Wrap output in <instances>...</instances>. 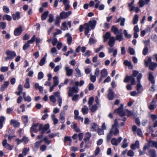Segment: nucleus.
<instances>
[{
	"label": "nucleus",
	"mask_w": 157,
	"mask_h": 157,
	"mask_svg": "<svg viewBox=\"0 0 157 157\" xmlns=\"http://www.w3.org/2000/svg\"><path fill=\"white\" fill-rule=\"evenodd\" d=\"M96 21L94 20L90 21H89V23H85L83 26L80 25L79 28V31L80 32H82L83 31V29H85V34L88 37L90 36L89 34H88L89 32L91 29H93L96 24Z\"/></svg>",
	"instance_id": "nucleus-1"
},
{
	"label": "nucleus",
	"mask_w": 157,
	"mask_h": 157,
	"mask_svg": "<svg viewBox=\"0 0 157 157\" xmlns=\"http://www.w3.org/2000/svg\"><path fill=\"white\" fill-rule=\"evenodd\" d=\"M137 76V81L138 82H140V79L142 78V75L141 73H139L136 71H133L132 75L130 76V80H131V83L132 85H134L136 83L135 79L134 77Z\"/></svg>",
	"instance_id": "nucleus-2"
},
{
	"label": "nucleus",
	"mask_w": 157,
	"mask_h": 157,
	"mask_svg": "<svg viewBox=\"0 0 157 157\" xmlns=\"http://www.w3.org/2000/svg\"><path fill=\"white\" fill-rule=\"evenodd\" d=\"M6 53L7 55V56L5 58V60L6 61L9 59H12L16 56L15 52L10 51L9 50H6Z\"/></svg>",
	"instance_id": "nucleus-3"
},
{
	"label": "nucleus",
	"mask_w": 157,
	"mask_h": 157,
	"mask_svg": "<svg viewBox=\"0 0 157 157\" xmlns=\"http://www.w3.org/2000/svg\"><path fill=\"white\" fill-rule=\"evenodd\" d=\"M78 90L79 88L78 86L75 85L73 86L71 88H70V89L68 91V96L69 97L72 96L73 94L78 93Z\"/></svg>",
	"instance_id": "nucleus-4"
},
{
	"label": "nucleus",
	"mask_w": 157,
	"mask_h": 157,
	"mask_svg": "<svg viewBox=\"0 0 157 157\" xmlns=\"http://www.w3.org/2000/svg\"><path fill=\"white\" fill-rule=\"evenodd\" d=\"M72 13V11H69L67 12L64 11H62L60 13L59 16L61 19H65L67 18Z\"/></svg>",
	"instance_id": "nucleus-5"
},
{
	"label": "nucleus",
	"mask_w": 157,
	"mask_h": 157,
	"mask_svg": "<svg viewBox=\"0 0 157 157\" xmlns=\"http://www.w3.org/2000/svg\"><path fill=\"white\" fill-rule=\"evenodd\" d=\"M122 139V138L121 137H118L117 139L113 138L111 140V144L113 145L117 146L119 144Z\"/></svg>",
	"instance_id": "nucleus-6"
},
{
	"label": "nucleus",
	"mask_w": 157,
	"mask_h": 157,
	"mask_svg": "<svg viewBox=\"0 0 157 157\" xmlns=\"http://www.w3.org/2000/svg\"><path fill=\"white\" fill-rule=\"evenodd\" d=\"M35 35H34L31 40H28L27 43L24 45L23 47V49L24 50L27 49L29 47V44L33 43L35 41Z\"/></svg>",
	"instance_id": "nucleus-7"
},
{
	"label": "nucleus",
	"mask_w": 157,
	"mask_h": 157,
	"mask_svg": "<svg viewBox=\"0 0 157 157\" xmlns=\"http://www.w3.org/2000/svg\"><path fill=\"white\" fill-rule=\"evenodd\" d=\"M123 105L121 104L120 106L117 109L115 110V112H116L120 116H124L125 115V113L123 110Z\"/></svg>",
	"instance_id": "nucleus-8"
},
{
	"label": "nucleus",
	"mask_w": 157,
	"mask_h": 157,
	"mask_svg": "<svg viewBox=\"0 0 157 157\" xmlns=\"http://www.w3.org/2000/svg\"><path fill=\"white\" fill-rule=\"evenodd\" d=\"M65 71L66 73V75L68 76H71L72 75L73 73V70L71 69L67 66H66L65 67Z\"/></svg>",
	"instance_id": "nucleus-9"
},
{
	"label": "nucleus",
	"mask_w": 157,
	"mask_h": 157,
	"mask_svg": "<svg viewBox=\"0 0 157 157\" xmlns=\"http://www.w3.org/2000/svg\"><path fill=\"white\" fill-rule=\"evenodd\" d=\"M2 144L3 147L9 150H11L13 148V146H11L9 144L7 143V141L6 139L4 140Z\"/></svg>",
	"instance_id": "nucleus-10"
},
{
	"label": "nucleus",
	"mask_w": 157,
	"mask_h": 157,
	"mask_svg": "<svg viewBox=\"0 0 157 157\" xmlns=\"http://www.w3.org/2000/svg\"><path fill=\"white\" fill-rule=\"evenodd\" d=\"M39 125V124H33L32 126L30 128V132H37L38 131V129L37 128Z\"/></svg>",
	"instance_id": "nucleus-11"
},
{
	"label": "nucleus",
	"mask_w": 157,
	"mask_h": 157,
	"mask_svg": "<svg viewBox=\"0 0 157 157\" xmlns=\"http://www.w3.org/2000/svg\"><path fill=\"white\" fill-rule=\"evenodd\" d=\"M114 93L111 89H109L107 97L109 100H112L114 98Z\"/></svg>",
	"instance_id": "nucleus-12"
},
{
	"label": "nucleus",
	"mask_w": 157,
	"mask_h": 157,
	"mask_svg": "<svg viewBox=\"0 0 157 157\" xmlns=\"http://www.w3.org/2000/svg\"><path fill=\"white\" fill-rule=\"evenodd\" d=\"M110 131L115 136H117L119 133V130L116 126H112L111 129Z\"/></svg>",
	"instance_id": "nucleus-13"
},
{
	"label": "nucleus",
	"mask_w": 157,
	"mask_h": 157,
	"mask_svg": "<svg viewBox=\"0 0 157 157\" xmlns=\"http://www.w3.org/2000/svg\"><path fill=\"white\" fill-rule=\"evenodd\" d=\"M75 75L77 78L81 77L82 75L81 71L78 67H76L75 69Z\"/></svg>",
	"instance_id": "nucleus-14"
},
{
	"label": "nucleus",
	"mask_w": 157,
	"mask_h": 157,
	"mask_svg": "<svg viewBox=\"0 0 157 157\" xmlns=\"http://www.w3.org/2000/svg\"><path fill=\"white\" fill-rule=\"evenodd\" d=\"M132 130L133 132H137V135L140 136H142V132L141 129L140 128L137 129V127L134 125L132 127Z\"/></svg>",
	"instance_id": "nucleus-15"
},
{
	"label": "nucleus",
	"mask_w": 157,
	"mask_h": 157,
	"mask_svg": "<svg viewBox=\"0 0 157 157\" xmlns=\"http://www.w3.org/2000/svg\"><path fill=\"white\" fill-rule=\"evenodd\" d=\"M115 41V39L113 36H111L108 42V45L111 47H113Z\"/></svg>",
	"instance_id": "nucleus-16"
},
{
	"label": "nucleus",
	"mask_w": 157,
	"mask_h": 157,
	"mask_svg": "<svg viewBox=\"0 0 157 157\" xmlns=\"http://www.w3.org/2000/svg\"><path fill=\"white\" fill-rule=\"evenodd\" d=\"M22 32V28L21 26H20L18 28L15 30L14 33L15 36H18L20 35Z\"/></svg>",
	"instance_id": "nucleus-17"
},
{
	"label": "nucleus",
	"mask_w": 157,
	"mask_h": 157,
	"mask_svg": "<svg viewBox=\"0 0 157 157\" xmlns=\"http://www.w3.org/2000/svg\"><path fill=\"white\" fill-rule=\"evenodd\" d=\"M111 34L109 32H106L105 34L103 36V42H105L108 39H110V38L111 37Z\"/></svg>",
	"instance_id": "nucleus-18"
},
{
	"label": "nucleus",
	"mask_w": 157,
	"mask_h": 157,
	"mask_svg": "<svg viewBox=\"0 0 157 157\" xmlns=\"http://www.w3.org/2000/svg\"><path fill=\"white\" fill-rule=\"evenodd\" d=\"M139 143L138 140H136L135 144H133L131 146V148L133 150H135L136 148L139 147Z\"/></svg>",
	"instance_id": "nucleus-19"
},
{
	"label": "nucleus",
	"mask_w": 157,
	"mask_h": 157,
	"mask_svg": "<svg viewBox=\"0 0 157 157\" xmlns=\"http://www.w3.org/2000/svg\"><path fill=\"white\" fill-rule=\"evenodd\" d=\"M33 86L36 90H39L40 91L41 93L43 92V88L42 86H39L38 83H35Z\"/></svg>",
	"instance_id": "nucleus-20"
},
{
	"label": "nucleus",
	"mask_w": 157,
	"mask_h": 157,
	"mask_svg": "<svg viewBox=\"0 0 157 157\" xmlns=\"http://www.w3.org/2000/svg\"><path fill=\"white\" fill-rule=\"evenodd\" d=\"M10 124L13 125L15 127H18L20 125L19 123L15 120H11L10 121Z\"/></svg>",
	"instance_id": "nucleus-21"
},
{
	"label": "nucleus",
	"mask_w": 157,
	"mask_h": 157,
	"mask_svg": "<svg viewBox=\"0 0 157 157\" xmlns=\"http://www.w3.org/2000/svg\"><path fill=\"white\" fill-rule=\"evenodd\" d=\"M65 37H67V43L69 45H71L72 41V38L71 35L69 33H67L66 34Z\"/></svg>",
	"instance_id": "nucleus-22"
},
{
	"label": "nucleus",
	"mask_w": 157,
	"mask_h": 157,
	"mask_svg": "<svg viewBox=\"0 0 157 157\" xmlns=\"http://www.w3.org/2000/svg\"><path fill=\"white\" fill-rule=\"evenodd\" d=\"M156 107L155 101H152L149 105V108L151 110H153Z\"/></svg>",
	"instance_id": "nucleus-23"
},
{
	"label": "nucleus",
	"mask_w": 157,
	"mask_h": 157,
	"mask_svg": "<svg viewBox=\"0 0 157 157\" xmlns=\"http://www.w3.org/2000/svg\"><path fill=\"white\" fill-rule=\"evenodd\" d=\"M65 112L64 111H62L61 112L60 115V122L62 123H63L65 122L64 115Z\"/></svg>",
	"instance_id": "nucleus-24"
},
{
	"label": "nucleus",
	"mask_w": 157,
	"mask_h": 157,
	"mask_svg": "<svg viewBox=\"0 0 157 157\" xmlns=\"http://www.w3.org/2000/svg\"><path fill=\"white\" fill-rule=\"evenodd\" d=\"M111 31L115 35L119 34L120 32L117 28L114 25L112 27Z\"/></svg>",
	"instance_id": "nucleus-25"
},
{
	"label": "nucleus",
	"mask_w": 157,
	"mask_h": 157,
	"mask_svg": "<svg viewBox=\"0 0 157 157\" xmlns=\"http://www.w3.org/2000/svg\"><path fill=\"white\" fill-rule=\"evenodd\" d=\"M149 155L151 157H156V151L155 149H151L149 151Z\"/></svg>",
	"instance_id": "nucleus-26"
},
{
	"label": "nucleus",
	"mask_w": 157,
	"mask_h": 157,
	"mask_svg": "<svg viewBox=\"0 0 157 157\" xmlns=\"http://www.w3.org/2000/svg\"><path fill=\"white\" fill-rule=\"evenodd\" d=\"M49 13L48 11L44 12L41 16V19L42 20H44L47 18Z\"/></svg>",
	"instance_id": "nucleus-27"
},
{
	"label": "nucleus",
	"mask_w": 157,
	"mask_h": 157,
	"mask_svg": "<svg viewBox=\"0 0 157 157\" xmlns=\"http://www.w3.org/2000/svg\"><path fill=\"white\" fill-rule=\"evenodd\" d=\"M156 67L157 64L154 62L151 63L149 65V69L152 71H154Z\"/></svg>",
	"instance_id": "nucleus-28"
},
{
	"label": "nucleus",
	"mask_w": 157,
	"mask_h": 157,
	"mask_svg": "<svg viewBox=\"0 0 157 157\" xmlns=\"http://www.w3.org/2000/svg\"><path fill=\"white\" fill-rule=\"evenodd\" d=\"M20 17V13L18 12H17L15 14L12 15V17L14 20L18 19Z\"/></svg>",
	"instance_id": "nucleus-29"
},
{
	"label": "nucleus",
	"mask_w": 157,
	"mask_h": 157,
	"mask_svg": "<svg viewBox=\"0 0 157 157\" xmlns=\"http://www.w3.org/2000/svg\"><path fill=\"white\" fill-rule=\"evenodd\" d=\"M116 35L117 36H116L115 40H118L119 41H121L123 40V34H118Z\"/></svg>",
	"instance_id": "nucleus-30"
},
{
	"label": "nucleus",
	"mask_w": 157,
	"mask_h": 157,
	"mask_svg": "<svg viewBox=\"0 0 157 157\" xmlns=\"http://www.w3.org/2000/svg\"><path fill=\"white\" fill-rule=\"evenodd\" d=\"M24 86L27 89L30 88L29 79L28 78H27L25 79V82L24 85Z\"/></svg>",
	"instance_id": "nucleus-31"
},
{
	"label": "nucleus",
	"mask_w": 157,
	"mask_h": 157,
	"mask_svg": "<svg viewBox=\"0 0 157 157\" xmlns=\"http://www.w3.org/2000/svg\"><path fill=\"white\" fill-rule=\"evenodd\" d=\"M91 129L90 130L92 131H96L97 128H98V126L97 124L94 123H92L90 125Z\"/></svg>",
	"instance_id": "nucleus-32"
},
{
	"label": "nucleus",
	"mask_w": 157,
	"mask_h": 157,
	"mask_svg": "<svg viewBox=\"0 0 157 157\" xmlns=\"http://www.w3.org/2000/svg\"><path fill=\"white\" fill-rule=\"evenodd\" d=\"M49 126L48 124H45L41 130V134H43L47 130L49 129Z\"/></svg>",
	"instance_id": "nucleus-33"
},
{
	"label": "nucleus",
	"mask_w": 157,
	"mask_h": 157,
	"mask_svg": "<svg viewBox=\"0 0 157 157\" xmlns=\"http://www.w3.org/2000/svg\"><path fill=\"white\" fill-rule=\"evenodd\" d=\"M108 74L106 69L104 68L101 72V75L102 77H105Z\"/></svg>",
	"instance_id": "nucleus-34"
},
{
	"label": "nucleus",
	"mask_w": 157,
	"mask_h": 157,
	"mask_svg": "<svg viewBox=\"0 0 157 157\" xmlns=\"http://www.w3.org/2000/svg\"><path fill=\"white\" fill-rule=\"evenodd\" d=\"M149 79L150 81L152 84H154L155 83V81L154 79V78L152 75V72H150L149 73Z\"/></svg>",
	"instance_id": "nucleus-35"
},
{
	"label": "nucleus",
	"mask_w": 157,
	"mask_h": 157,
	"mask_svg": "<svg viewBox=\"0 0 157 157\" xmlns=\"http://www.w3.org/2000/svg\"><path fill=\"white\" fill-rule=\"evenodd\" d=\"M88 107L86 106H84L82 109L81 111L83 114H86L88 113Z\"/></svg>",
	"instance_id": "nucleus-36"
},
{
	"label": "nucleus",
	"mask_w": 157,
	"mask_h": 157,
	"mask_svg": "<svg viewBox=\"0 0 157 157\" xmlns=\"http://www.w3.org/2000/svg\"><path fill=\"white\" fill-rule=\"evenodd\" d=\"M53 85L56 86L59 83L58 78L57 76H55L53 78Z\"/></svg>",
	"instance_id": "nucleus-37"
},
{
	"label": "nucleus",
	"mask_w": 157,
	"mask_h": 157,
	"mask_svg": "<svg viewBox=\"0 0 157 157\" xmlns=\"http://www.w3.org/2000/svg\"><path fill=\"white\" fill-rule=\"evenodd\" d=\"M139 19V16L137 14L135 15L133 18V24L135 25L137 23Z\"/></svg>",
	"instance_id": "nucleus-38"
},
{
	"label": "nucleus",
	"mask_w": 157,
	"mask_h": 157,
	"mask_svg": "<svg viewBox=\"0 0 157 157\" xmlns=\"http://www.w3.org/2000/svg\"><path fill=\"white\" fill-rule=\"evenodd\" d=\"M137 90L138 92V93L140 92L143 90V88L142 85L140 83V82H138V83L137 85Z\"/></svg>",
	"instance_id": "nucleus-39"
},
{
	"label": "nucleus",
	"mask_w": 157,
	"mask_h": 157,
	"mask_svg": "<svg viewBox=\"0 0 157 157\" xmlns=\"http://www.w3.org/2000/svg\"><path fill=\"white\" fill-rule=\"evenodd\" d=\"M123 144L122 147L123 148H125L128 147V144L127 142V139L126 138H124L122 142Z\"/></svg>",
	"instance_id": "nucleus-40"
},
{
	"label": "nucleus",
	"mask_w": 157,
	"mask_h": 157,
	"mask_svg": "<svg viewBox=\"0 0 157 157\" xmlns=\"http://www.w3.org/2000/svg\"><path fill=\"white\" fill-rule=\"evenodd\" d=\"M84 83V81L81 80L79 82L78 81L75 82V85L77 86H81L83 85Z\"/></svg>",
	"instance_id": "nucleus-41"
},
{
	"label": "nucleus",
	"mask_w": 157,
	"mask_h": 157,
	"mask_svg": "<svg viewBox=\"0 0 157 157\" xmlns=\"http://www.w3.org/2000/svg\"><path fill=\"white\" fill-rule=\"evenodd\" d=\"M113 134L110 131H109V132L108 133L107 135L106 139L107 142H109L110 139H111Z\"/></svg>",
	"instance_id": "nucleus-42"
},
{
	"label": "nucleus",
	"mask_w": 157,
	"mask_h": 157,
	"mask_svg": "<svg viewBox=\"0 0 157 157\" xmlns=\"http://www.w3.org/2000/svg\"><path fill=\"white\" fill-rule=\"evenodd\" d=\"M61 19L59 16H57L55 22V24L56 25L59 26L60 23V20Z\"/></svg>",
	"instance_id": "nucleus-43"
},
{
	"label": "nucleus",
	"mask_w": 157,
	"mask_h": 157,
	"mask_svg": "<svg viewBox=\"0 0 157 157\" xmlns=\"http://www.w3.org/2000/svg\"><path fill=\"white\" fill-rule=\"evenodd\" d=\"M11 19L12 18L11 17L7 14L4 15L3 17V20L6 19L8 21H10L11 20Z\"/></svg>",
	"instance_id": "nucleus-44"
},
{
	"label": "nucleus",
	"mask_w": 157,
	"mask_h": 157,
	"mask_svg": "<svg viewBox=\"0 0 157 157\" xmlns=\"http://www.w3.org/2000/svg\"><path fill=\"white\" fill-rule=\"evenodd\" d=\"M46 60L45 57H44L42 58L40 60V62L39 63V64L40 66H43L45 63V62Z\"/></svg>",
	"instance_id": "nucleus-45"
},
{
	"label": "nucleus",
	"mask_w": 157,
	"mask_h": 157,
	"mask_svg": "<svg viewBox=\"0 0 157 157\" xmlns=\"http://www.w3.org/2000/svg\"><path fill=\"white\" fill-rule=\"evenodd\" d=\"M152 63L151 62V57H149L147 60H145V63L146 66H148L149 65L150 63Z\"/></svg>",
	"instance_id": "nucleus-46"
},
{
	"label": "nucleus",
	"mask_w": 157,
	"mask_h": 157,
	"mask_svg": "<svg viewBox=\"0 0 157 157\" xmlns=\"http://www.w3.org/2000/svg\"><path fill=\"white\" fill-rule=\"evenodd\" d=\"M52 120L53 121V123L54 124H56L58 123V120L56 118L55 115L53 114L52 116Z\"/></svg>",
	"instance_id": "nucleus-47"
},
{
	"label": "nucleus",
	"mask_w": 157,
	"mask_h": 157,
	"mask_svg": "<svg viewBox=\"0 0 157 157\" xmlns=\"http://www.w3.org/2000/svg\"><path fill=\"white\" fill-rule=\"evenodd\" d=\"M128 51L131 55H133L135 54V51L134 49L131 47L128 48Z\"/></svg>",
	"instance_id": "nucleus-48"
},
{
	"label": "nucleus",
	"mask_w": 157,
	"mask_h": 157,
	"mask_svg": "<svg viewBox=\"0 0 157 157\" xmlns=\"http://www.w3.org/2000/svg\"><path fill=\"white\" fill-rule=\"evenodd\" d=\"M66 22H64L62 23V26L61 29L62 30H65L66 29H67L68 28L66 26Z\"/></svg>",
	"instance_id": "nucleus-49"
},
{
	"label": "nucleus",
	"mask_w": 157,
	"mask_h": 157,
	"mask_svg": "<svg viewBox=\"0 0 157 157\" xmlns=\"http://www.w3.org/2000/svg\"><path fill=\"white\" fill-rule=\"evenodd\" d=\"M54 16L52 14H49V19L48 20V22L49 23H51L53 21Z\"/></svg>",
	"instance_id": "nucleus-50"
},
{
	"label": "nucleus",
	"mask_w": 157,
	"mask_h": 157,
	"mask_svg": "<svg viewBox=\"0 0 157 157\" xmlns=\"http://www.w3.org/2000/svg\"><path fill=\"white\" fill-rule=\"evenodd\" d=\"M62 66V65L60 64V65L56 66L54 70V72H58L60 68H61Z\"/></svg>",
	"instance_id": "nucleus-51"
},
{
	"label": "nucleus",
	"mask_w": 157,
	"mask_h": 157,
	"mask_svg": "<svg viewBox=\"0 0 157 157\" xmlns=\"http://www.w3.org/2000/svg\"><path fill=\"white\" fill-rule=\"evenodd\" d=\"M49 99L51 102H52L53 103H55L56 101L55 97L53 95H52L50 96Z\"/></svg>",
	"instance_id": "nucleus-52"
},
{
	"label": "nucleus",
	"mask_w": 157,
	"mask_h": 157,
	"mask_svg": "<svg viewBox=\"0 0 157 157\" xmlns=\"http://www.w3.org/2000/svg\"><path fill=\"white\" fill-rule=\"evenodd\" d=\"M148 52V49L147 47L145 46V47L143 51V54L145 56L146 55Z\"/></svg>",
	"instance_id": "nucleus-53"
},
{
	"label": "nucleus",
	"mask_w": 157,
	"mask_h": 157,
	"mask_svg": "<svg viewBox=\"0 0 157 157\" xmlns=\"http://www.w3.org/2000/svg\"><path fill=\"white\" fill-rule=\"evenodd\" d=\"M79 97L78 94H75L73 96L72 100L73 101H76L78 99Z\"/></svg>",
	"instance_id": "nucleus-54"
},
{
	"label": "nucleus",
	"mask_w": 157,
	"mask_h": 157,
	"mask_svg": "<svg viewBox=\"0 0 157 157\" xmlns=\"http://www.w3.org/2000/svg\"><path fill=\"white\" fill-rule=\"evenodd\" d=\"M73 128L77 132H79L80 131V129L77 127V124H74L73 126Z\"/></svg>",
	"instance_id": "nucleus-55"
},
{
	"label": "nucleus",
	"mask_w": 157,
	"mask_h": 157,
	"mask_svg": "<svg viewBox=\"0 0 157 157\" xmlns=\"http://www.w3.org/2000/svg\"><path fill=\"white\" fill-rule=\"evenodd\" d=\"M134 151L130 150H129L127 152V155L128 156L131 157H133L134 155Z\"/></svg>",
	"instance_id": "nucleus-56"
},
{
	"label": "nucleus",
	"mask_w": 157,
	"mask_h": 157,
	"mask_svg": "<svg viewBox=\"0 0 157 157\" xmlns=\"http://www.w3.org/2000/svg\"><path fill=\"white\" fill-rule=\"evenodd\" d=\"M90 76L91 81L93 82H94L95 81L96 79V76L90 74Z\"/></svg>",
	"instance_id": "nucleus-57"
},
{
	"label": "nucleus",
	"mask_w": 157,
	"mask_h": 157,
	"mask_svg": "<svg viewBox=\"0 0 157 157\" xmlns=\"http://www.w3.org/2000/svg\"><path fill=\"white\" fill-rule=\"evenodd\" d=\"M123 33L125 36V37L129 38L131 37V35L130 34H128L127 31L126 30H124Z\"/></svg>",
	"instance_id": "nucleus-58"
},
{
	"label": "nucleus",
	"mask_w": 157,
	"mask_h": 157,
	"mask_svg": "<svg viewBox=\"0 0 157 157\" xmlns=\"http://www.w3.org/2000/svg\"><path fill=\"white\" fill-rule=\"evenodd\" d=\"M139 6L141 7H143L144 5H146L144 1L143 0H140L139 2Z\"/></svg>",
	"instance_id": "nucleus-59"
},
{
	"label": "nucleus",
	"mask_w": 157,
	"mask_h": 157,
	"mask_svg": "<svg viewBox=\"0 0 157 157\" xmlns=\"http://www.w3.org/2000/svg\"><path fill=\"white\" fill-rule=\"evenodd\" d=\"M22 119L23 121L25 123H27L28 121V117L26 115L22 116Z\"/></svg>",
	"instance_id": "nucleus-60"
},
{
	"label": "nucleus",
	"mask_w": 157,
	"mask_h": 157,
	"mask_svg": "<svg viewBox=\"0 0 157 157\" xmlns=\"http://www.w3.org/2000/svg\"><path fill=\"white\" fill-rule=\"evenodd\" d=\"M8 70V67H2L0 68V71L2 72H5L7 71Z\"/></svg>",
	"instance_id": "nucleus-61"
},
{
	"label": "nucleus",
	"mask_w": 157,
	"mask_h": 157,
	"mask_svg": "<svg viewBox=\"0 0 157 157\" xmlns=\"http://www.w3.org/2000/svg\"><path fill=\"white\" fill-rule=\"evenodd\" d=\"M24 99L25 101H28V102H30L32 100L31 97L29 96H28L27 97H24Z\"/></svg>",
	"instance_id": "nucleus-62"
},
{
	"label": "nucleus",
	"mask_w": 157,
	"mask_h": 157,
	"mask_svg": "<svg viewBox=\"0 0 157 157\" xmlns=\"http://www.w3.org/2000/svg\"><path fill=\"white\" fill-rule=\"evenodd\" d=\"M44 77V74L41 72H39L38 75V78L39 79H41Z\"/></svg>",
	"instance_id": "nucleus-63"
},
{
	"label": "nucleus",
	"mask_w": 157,
	"mask_h": 157,
	"mask_svg": "<svg viewBox=\"0 0 157 157\" xmlns=\"http://www.w3.org/2000/svg\"><path fill=\"white\" fill-rule=\"evenodd\" d=\"M151 117L153 121H155L157 120V115H156L151 114Z\"/></svg>",
	"instance_id": "nucleus-64"
}]
</instances>
